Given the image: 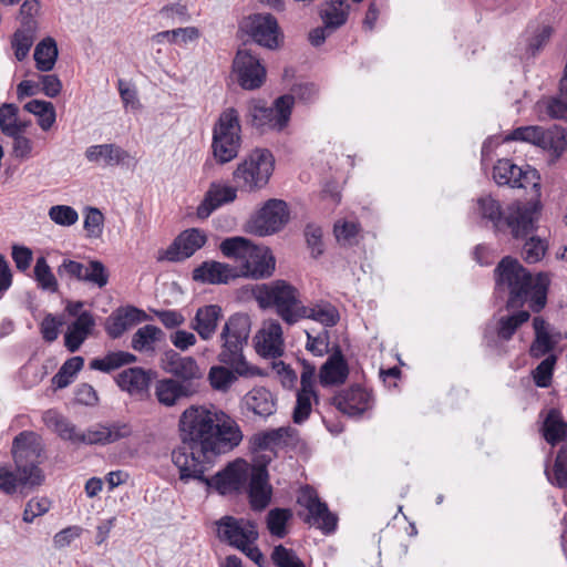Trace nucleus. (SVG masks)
<instances>
[{"mask_svg": "<svg viewBox=\"0 0 567 567\" xmlns=\"http://www.w3.org/2000/svg\"><path fill=\"white\" fill-rule=\"evenodd\" d=\"M182 444L173 451L172 460L179 478H202L217 455L227 453L243 441L237 422L220 410L192 405L179 417Z\"/></svg>", "mask_w": 567, "mask_h": 567, "instance_id": "obj_1", "label": "nucleus"}, {"mask_svg": "<svg viewBox=\"0 0 567 567\" xmlns=\"http://www.w3.org/2000/svg\"><path fill=\"white\" fill-rule=\"evenodd\" d=\"M497 285L508 290V309L522 308L528 302L529 309L538 313L547 305V292L551 282L550 274L538 272L533 276L515 258L505 257L495 269Z\"/></svg>", "mask_w": 567, "mask_h": 567, "instance_id": "obj_2", "label": "nucleus"}, {"mask_svg": "<svg viewBox=\"0 0 567 567\" xmlns=\"http://www.w3.org/2000/svg\"><path fill=\"white\" fill-rule=\"evenodd\" d=\"M248 478L251 507L262 511L271 499V486L268 483V472L265 465L250 466L244 460H236L214 476L206 477L203 473V477L196 480L225 495L240 491Z\"/></svg>", "mask_w": 567, "mask_h": 567, "instance_id": "obj_3", "label": "nucleus"}, {"mask_svg": "<svg viewBox=\"0 0 567 567\" xmlns=\"http://www.w3.org/2000/svg\"><path fill=\"white\" fill-rule=\"evenodd\" d=\"M251 321L248 315L235 313L224 323L219 334L220 351L218 361L229 365L240 377L259 375L257 367L250 365L244 357V348L248 343Z\"/></svg>", "mask_w": 567, "mask_h": 567, "instance_id": "obj_4", "label": "nucleus"}, {"mask_svg": "<svg viewBox=\"0 0 567 567\" xmlns=\"http://www.w3.org/2000/svg\"><path fill=\"white\" fill-rule=\"evenodd\" d=\"M220 250L226 257L235 258L241 262V268L238 269L239 277L267 278L275 270L276 260L270 249L265 246L254 245L244 237H233L223 240Z\"/></svg>", "mask_w": 567, "mask_h": 567, "instance_id": "obj_5", "label": "nucleus"}, {"mask_svg": "<svg viewBox=\"0 0 567 567\" xmlns=\"http://www.w3.org/2000/svg\"><path fill=\"white\" fill-rule=\"evenodd\" d=\"M254 295L261 308L274 307L287 324L297 323L305 312L298 289L285 280L257 286Z\"/></svg>", "mask_w": 567, "mask_h": 567, "instance_id": "obj_6", "label": "nucleus"}, {"mask_svg": "<svg viewBox=\"0 0 567 567\" xmlns=\"http://www.w3.org/2000/svg\"><path fill=\"white\" fill-rule=\"evenodd\" d=\"M477 206L483 219L491 221L495 229H499L505 221L516 238L525 237L535 229V206L513 204L509 206V214L505 219L499 202L491 196L481 197L477 200Z\"/></svg>", "mask_w": 567, "mask_h": 567, "instance_id": "obj_7", "label": "nucleus"}, {"mask_svg": "<svg viewBox=\"0 0 567 567\" xmlns=\"http://www.w3.org/2000/svg\"><path fill=\"white\" fill-rule=\"evenodd\" d=\"M44 453L42 437L33 431H22L12 441L11 454L22 480L42 485L44 473L40 467Z\"/></svg>", "mask_w": 567, "mask_h": 567, "instance_id": "obj_8", "label": "nucleus"}, {"mask_svg": "<svg viewBox=\"0 0 567 567\" xmlns=\"http://www.w3.org/2000/svg\"><path fill=\"white\" fill-rule=\"evenodd\" d=\"M275 168V158L266 148L250 152L233 172V179L241 192L255 193L269 182Z\"/></svg>", "mask_w": 567, "mask_h": 567, "instance_id": "obj_9", "label": "nucleus"}, {"mask_svg": "<svg viewBox=\"0 0 567 567\" xmlns=\"http://www.w3.org/2000/svg\"><path fill=\"white\" fill-rule=\"evenodd\" d=\"M241 126L236 109L224 110L213 127L212 150L215 159L226 164L237 157L241 145Z\"/></svg>", "mask_w": 567, "mask_h": 567, "instance_id": "obj_10", "label": "nucleus"}, {"mask_svg": "<svg viewBox=\"0 0 567 567\" xmlns=\"http://www.w3.org/2000/svg\"><path fill=\"white\" fill-rule=\"evenodd\" d=\"M295 97L290 94L277 97L271 106L260 101H251L247 109V121L260 132L285 131L290 122Z\"/></svg>", "mask_w": 567, "mask_h": 567, "instance_id": "obj_11", "label": "nucleus"}, {"mask_svg": "<svg viewBox=\"0 0 567 567\" xmlns=\"http://www.w3.org/2000/svg\"><path fill=\"white\" fill-rule=\"evenodd\" d=\"M505 141H519L530 143L558 158L567 146V132L564 127L554 125L547 130L530 125L515 128L505 137Z\"/></svg>", "mask_w": 567, "mask_h": 567, "instance_id": "obj_12", "label": "nucleus"}, {"mask_svg": "<svg viewBox=\"0 0 567 567\" xmlns=\"http://www.w3.org/2000/svg\"><path fill=\"white\" fill-rule=\"evenodd\" d=\"M287 204L281 199H269L247 223V231L257 236H268L279 231L288 221Z\"/></svg>", "mask_w": 567, "mask_h": 567, "instance_id": "obj_13", "label": "nucleus"}, {"mask_svg": "<svg viewBox=\"0 0 567 567\" xmlns=\"http://www.w3.org/2000/svg\"><path fill=\"white\" fill-rule=\"evenodd\" d=\"M240 28L259 45L270 50L278 49L284 35L278 22L270 13H256L246 18Z\"/></svg>", "mask_w": 567, "mask_h": 567, "instance_id": "obj_14", "label": "nucleus"}, {"mask_svg": "<svg viewBox=\"0 0 567 567\" xmlns=\"http://www.w3.org/2000/svg\"><path fill=\"white\" fill-rule=\"evenodd\" d=\"M298 504L307 509L305 522L321 529L324 534L332 533L337 527L338 518L327 504L321 502L317 492L306 486L301 488L297 499Z\"/></svg>", "mask_w": 567, "mask_h": 567, "instance_id": "obj_15", "label": "nucleus"}, {"mask_svg": "<svg viewBox=\"0 0 567 567\" xmlns=\"http://www.w3.org/2000/svg\"><path fill=\"white\" fill-rule=\"evenodd\" d=\"M493 178L497 185L517 188L538 187L540 179L536 169L519 167L509 159H499L494 165Z\"/></svg>", "mask_w": 567, "mask_h": 567, "instance_id": "obj_16", "label": "nucleus"}, {"mask_svg": "<svg viewBox=\"0 0 567 567\" xmlns=\"http://www.w3.org/2000/svg\"><path fill=\"white\" fill-rule=\"evenodd\" d=\"M218 536L230 546L243 549L247 543H256L258 532L250 520L225 516L218 523Z\"/></svg>", "mask_w": 567, "mask_h": 567, "instance_id": "obj_17", "label": "nucleus"}, {"mask_svg": "<svg viewBox=\"0 0 567 567\" xmlns=\"http://www.w3.org/2000/svg\"><path fill=\"white\" fill-rule=\"evenodd\" d=\"M207 241L206 234L198 228L186 229L181 233L159 259L182 261L193 256Z\"/></svg>", "mask_w": 567, "mask_h": 567, "instance_id": "obj_18", "label": "nucleus"}, {"mask_svg": "<svg viewBox=\"0 0 567 567\" xmlns=\"http://www.w3.org/2000/svg\"><path fill=\"white\" fill-rule=\"evenodd\" d=\"M256 351L264 358L276 359L284 354L285 342L281 324L274 319L264 321L255 337Z\"/></svg>", "mask_w": 567, "mask_h": 567, "instance_id": "obj_19", "label": "nucleus"}, {"mask_svg": "<svg viewBox=\"0 0 567 567\" xmlns=\"http://www.w3.org/2000/svg\"><path fill=\"white\" fill-rule=\"evenodd\" d=\"M161 367L165 372L176 377L184 383H190L203 377V370L193 357H182L172 349L163 353Z\"/></svg>", "mask_w": 567, "mask_h": 567, "instance_id": "obj_20", "label": "nucleus"}, {"mask_svg": "<svg viewBox=\"0 0 567 567\" xmlns=\"http://www.w3.org/2000/svg\"><path fill=\"white\" fill-rule=\"evenodd\" d=\"M332 402L340 412L354 416L371 408V394L360 385H352L336 394Z\"/></svg>", "mask_w": 567, "mask_h": 567, "instance_id": "obj_21", "label": "nucleus"}, {"mask_svg": "<svg viewBox=\"0 0 567 567\" xmlns=\"http://www.w3.org/2000/svg\"><path fill=\"white\" fill-rule=\"evenodd\" d=\"M147 319L148 316L145 311L134 306L120 307L106 319L105 331L111 338L116 339L126 330Z\"/></svg>", "mask_w": 567, "mask_h": 567, "instance_id": "obj_22", "label": "nucleus"}, {"mask_svg": "<svg viewBox=\"0 0 567 567\" xmlns=\"http://www.w3.org/2000/svg\"><path fill=\"white\" fill-rule=\"evenodd\" d=\"M223 318V310L217 305H205L199 307L189 321V327L198 337L208 341L216 334L219 321Z\"/></svg>", "mask_w": 567, "mask_h": 567, "instance_id": "obj_23", "label": "nucleus"}, {"mask_svg": "<svg viewBox=\"0 0 567 567\" xmlns=\"http://www.w3.org/2000/svg\"><path fill=\"white\" fill-rule=\"evenodd\" d=\"M132 430L128 424L115 422L111 424H94L84 430V445H106L130 436Z\"/></svg>", "mask_w": 567, "mask_h": 567, "instance_id": "obj_24", "label": "nucleus"}, {"mask_svg": "<svg viewBox=\"0 0 567 567\" xmlns=\"http://www.w3.org/2000/svg\"><path fill=\"white\" fill-rule=\"evenodd\" d=\"M237 277L238 268L215 260L204 261L193 270V279L202 284H227Z\"/></svg>", "mask_w": 567, "mask_h": 567, "instance_id": "obj_25", "label": "nucleus"}, {"mask_svg": "<svg viewBox=\"0 0 567 567\" xmlns=\"http://www.w3.org/2000/svg\"><path fill=\"white\" fill-rule=\"evenodd\" d=\"M196 390L192 383H184L176 379H163L156 383L155 395L158 402L166 406H173L179 400L192 396Z\"/></svg>", "mask_w": 567, "mask_h": 567, "instance_id": "obj_26", "label": "nucleus"}, {"mask_svg": "<svg viewBox=\"0 0 567 567\" xmlns=\"http://www.w3.org/2000/svg\"><path fill=\"white\" fill-rule=\"evenodd\" d=\"M349 367L340 350L331 354L321 365L319 381L322 386L339 385L346 382Z\"/></svg>", "mask_w": 567, "mask_h": 567, "instance_id": "obj_27", "label": "nucleus"}, {"mask_svg": "<svg viewBox=\"0 0 567 567\" xmlns=\"http://www.w3.org/2000/svg\"><path fill=\"white\" fill-rule=\"evenodd\" d=\"M237 186L213 185L197 207V217L205 219L221 205L233 203L237 197Z\"/></svg>", "mask_w": 567, "mask_h": 567, "instance_id": "obj_28", "label": "nucleus"}, {"mask_svg": "<svg viewBox=\"0 0 567 567\" xmlns=\"http://www.w3.org/2000/svg\"><path fill=\"white\" fill-rule=\"evenodd\" d=\"M85 157L91 163L115 166L124 164L131 156L121 146L110 143L87 147Z\"/></svg>", "mask_w": 567, "mask_h": 567, "instance_id": "obj_29", "label": "nucleus"}, {"mask_svg": "<svg viewBox=\"0 0 567 567\" xmlns=\"http://www.w3.org/2000/svg\"><path fill=\"white\" fill-rule=\"evenodd\" d=\"M116 383L131 395L143 396L148 390L151 374L138 367L128 368L118 373Z\"/></svg>", "mask_w": 567, "mask_h": 567, "instance_id": "obj_30", "label": "nucleus"}, {"mask_svg": "<svg viewBox=\"0 0 567 567\" xmlns=\"http://www.w3.org/2000/svg\"><path fill=\"white\" fill-rule=\"evenodd\" d=\"M95 324L94 318L89 312H82L76 320L72 322L64 336V344L70 352H75L90 336Z\"/></svg>", "mask_w": 567, "mask_h": 567, "instance_id": "obj_31", "label": "nucleus"}, {"mask_svg": "<svg viewBox=\"0 0 567 567\" xmlns=\"http://www.w3.org/2000/svg\"><path fill=\"white\" fill-rule=\"evenodd\" d=\"M533 328L535 339L530 344L529 355L534 359H539L545 355L548 357L556 348L555 341L549 338V323L542 317H535L533 319Z\"/></svg>", "mask_w": 567, "mask_h": 567, "instance_id": "obj_32", "label": "nucleus"}, {"mask_svg": "<svg viewBox=\"0 0 567 567\" xmlns=\"http://www.w3.org/2000/svg\"><path fill=\"white\" fill-rule=\"evenodd\" d=\"M245 405L259 416H269L276 411V400L266 388H254L244 398Z\"/></svg>", "mask_w": 567, "mask_h": 567, "instance_id": "obj_33", "label": "nucleus"}, {"mask_svg": "<svg viewBox=\"0 0 567 567\" xmlns=\"http://www.w3.org/2000/svg\"><path fill=\"white\" fill-rule=\"evenodd\" d=\"M542 432L545 441L551 446L563 441L567 442V423L559 411L553 409L547 413L543 422Z\"/></svg>", "mask_w": 567, "mask_h": 567, "instance_id": "obj_34", "label": "nucleus"}, {"mask_svg": "<svg viewBox=\"0 0 567 567\" xmlns=\"http://www.w3.org/2000/svg\"><path fill=\"white\" fill-rule=\"evenodd\" d=\"M164 337L163 331L153 324L138 328L132 337L131 347L138 352H154L156 342Z\"/></svg>", "mask_w": 567, "mask_h": 567, "instance_id": "obj_35", "label": "nucleus"}, {"mask_svg": "<svg viewBox=\"0 0 567 567\" xmlns=\"http://www.w3.org/2000/svg\"><path fill=\"white\" fill-rule=\"evenodd\" d=\"M136 361V357L126 351H115L107 353L104 358L93 359L90 362L92 370L102 372H110L122 365L130 364Z\"/></svg>", "mask_w": 567, "mask_h": 567, "instance_id": "obj_36", "label": "nucleus"}, {"mask_svg": "<svg viewBox=\"0 0 567 567\" xmlns=\"http://www.w3.org/2000/svg\"><path fill=\"white\" fill-rule=\"evenodd\" d=\"M58 58V47L52 38L39 42L34 50V60L39 71H52Z\"/></svg>", "mask_w": 567, "mask_h": 567, "instance_id": "obj_37", "label": "nucleus"}, {"mask_svg": "<svg viewBox=\"0 0 567 567\" xmlns=\"http://www.w3.org/2000/svg\"><path fill=\"white\" fill-rule=\"evenodd\" d=\"M530 318L526 310H519L514 315L501 317L497 321L496 333L501 340L508 341L516 330Z\"/></svg>", "mask_w": 567, "mask_h": 567, "instance_id": "obj_38", "label": "nucleus"}, {"mask_svg": "<svg viewBox=\"0 0 567 567\" xmlns=\"http://www.w3.org/2000/svg\"><path fill=\"white\" fill-rule=\"evenodd\" d=\"M83 365L84 359L82 357H72L68 359L59 369L58 373L52 378V384L56 389L66 388L74 381L75 375L82 370Z\"/></svg>", "mask_w": 567, "mask_h": 567, "instance_id": "obj_39", "label": "nucleus"}, {"mask_svg": "<svg viewBox=\"0 0 567 567\" xmlns=\"http://www.w3.org/2000/svg\"><path fill=\"white\" fill-rule=\"evenodd\" d=\"M303 311L305 312L300 313V320L303 318L312 319L326 327H332L339 320V315L336 308L329 303L317 305L315 307L303 306Z\"/></svg>", "mask_w": 567, "mask_h": 567, "instance_id": "obj_40", "label": "nucleus"}, {"mask_svg": "<svg viewBox=\"0 0 567 567\" xmlns=\"http://www.w3.org/2000/svg\"><path fill=\"white\" fill-rule=\"evenodd\" d=\"M233 71H266V65L251 49H238L233 61Z\"/></svg>", "mask_w": 567, "mask_h": 567, "instance_id": "obj_41", "label": "nucleus"}, {"mask_svg": "<svg viewBox=\"0 0 567 567\" xmlns=\"http://www.w3.org/2000/svg\"><path fill=\"white\" fill-rule=\"evenodd\" d=\"M30 481L31 478L28 481L22 480L20 472L16 468L11 471L4 466L0 467V489L7 494H13L18 486L34 488L41 485Z\"/></svg>", "mask_w": 567, "mask_h": 567, "instance_id": "obj_42", "label": "nucleus"}, {"mask_svg": "<svg viewBox=\"0 0 567 567\" xmlns=\"http://www.w3.org/2000/svg\"><path fill=\"white\" fill-rule=\"evenodd\" d=\"M19 107L12 103H3L0 105V131L6 136L14 135L20 132L19 125Z\"/></svg>", "mask_w": 567, "mask_h": 567, "instance_id": "obj_43", "label": "nucleus"}, {"mask_svg": "<svg viewBox=\"0 0 567 567\" xmlns=\"http://www.w3.org/2000/svg\"><path fill=\"white\" fill-rule=\"evenodd\" d=\"M33 271L34 278L41 289L50 292L58 291L59 285L56 278L44 257H39L37 259Z\"/></svg>", "mask_w": 567, "mask_h": 567, "instance_id": "obj_44", "label": "nucleus"}, {"mask_svg": "<svg viewBox=\"0 0 567 567\" xmlns=\"http://www.w3.org/2000/svg\"><path fill=\"white\" fill-rule=\"evenodd\" d=\"M82 281L92 284L99 288H104L109 284L110 272L100 260H90L84 265Z\"/></svg>", "mask_w": 567, "mask_h": 567, "instance_id": "obj_45", "label": "nucleus"}, {"mask_svg": "<svg viewBox=\"0 0 567 567\" xmlns=\"http://www.w3.org/2000/svg\"><path fill=\"white\" fill-rule=\"evenodd\" d=\"M236 372L223 365H214L208 373V380L214 390L226 392L237 380Z\"/></svg>", "mask_w": 567, "mask_h": 567, "instance_id": "obj_46", "label": "nucleus"}, {"mask_svg": "<svg viewBox=\"0 0 567 567\" xmlns=\"http://www.w3.org/2000/svg\"><path fill=\"white\" fill-rule=\"evenodd\" d=\"M556 362L557 355L549 354L533 370V380L538 388H548L551 384Z\"/></svg>", "mask_w": 567, "mask_h": 567, "instance_id": "obj_47", "label": "nucleus"}, {"mask_svg": "<svg viewBox=\"0 0 567 567\" xmlns=\"http://www.w3.org/2000/svg\"><path fill=\"white\" fill-rule=\"evenodd\" d=\"M34 33L35 31H29V29L24 27L19 28L14 32L11 47L14 51L17 60L21 61L28 55L33 44Z\"/></svg>", "mask_w": 567, "mask_h": 567, "instance_id": "obj_48", "label": "nucleus"}, {"mask_svg": "<svg viewBox=\"0 0 567 567\" xmlns=\"http://www.w3.org/2000/svg\"><path fill=\"white\" fill-rule=\"evenodd\" d=\"M291 517L289 509L275 508L267 515V527L271 535L282 538L287 534L286 524Z\"/></svg>", "mask_w": 567, "mask_h": 567, "instance_id": "obj_49", "label": "nucleus"}, {"mask_svg": "<svg viewBox=\"0 0 567 567\" xmlns=\"http://www.w3.org/2000/svg\"><path fill=\"white\" fill-rule=\"evenodd\" d=\"M317 400L315 390L300 389L297 393V402L293 410V421L301 423L308 419L311 412V402Z\"/></svg>", "mask_w": 567, "mask_h": 567, "instance_id": "obj_50", "label": "nucleus"}, {"mask_svg": "<svg viewBox=\"0 0 567 567\" xmlns=\"http://www.w3.org/2000/svg\"><path fill=\"white\" fill-rule=\"evenodd\" d=\"M547 248L548 245L545 240L539 237L532 236L524 244L522 256L526 262L535 264L544 258Z\"/></svg>", "mask_w": 567, "mask_h": 567, "instance_id": "obj_51", "label": "nucleus"}, {"mask_svg": "<svg viewBox=\"0 0 567 567\" xmlns=\"http://www.w3.org/2000/svg\"><path fill=\"white\" fill-rule=\"evenodd\" d=\"M48 215L53 223L63 227H70L79 220L78 212L68 205L52 206Z\"/></svg>", "mask_w": 567, "mask_h": 567, "instance_id": "obj_52", "label": "nucleus"}, {"mask_svg": "<svg viewBox=\"0 0 567 567\" xmlns=\"http://www.w3.org/2000/svg\"><path fill=\"white\" fill-rule=\"evenodd\" d=\"M550 481L560 488L567 487V442L557 453Z\"/></svg>", "mask_w": 567, "mask_h": 567, "instance_id": "obj_53", "label": "nucleus"}, {"mask_svg": "<svg viewBox=\"0 0 567 567\" xmlns=\"http://www.w3.org/2000/svg\"><path fill=\"white\" fill-rule=\"evenodd\" d=\"M104 216L99 208L87 207L84 229L90 238H100L103 233Z\"/></svg>", "mask_w": 567, "mask_h": 567, "instance_id": "obj_54", "label": "nucleus"}, {"mask_svg": "<svg viewBox=\"0 0 567 567\" xmlns=\"http://www.w3.org/2000/svg\"><path fill=\"white\" fill-rule=\"evenodd\" d=\"M271 560L277 567H305V564L296 553L282 545H278L274 548Z\"/></svg>", "mask_w": 567, "mask_h": 567, "instance_id": "obj_55", "label": "nucleus"}, {"mask_svg": "<svg viewBox=\"0 0 567 567\" xmlns=\"http://www.w3.org/2000/svg\"><path fill=\"white\" fill-rule=\"evenodd\" d=\"M291 427H278L260 434L257 439L261 449H272L276 445L286 443V439L291 436Z\"/></svg>", "mask_w": 567, "mask_h": 567, "instance_id": "obj_56", "label": "nucleus"}, {"mask_svg": "<svg viewBox=\"0 0 567 567\" xmlns=\"http://www.w3.org/2000/svg\"><path fill=\"white\" fill-rule=\"evenodd\" d=\"M118 92L125 109L138 111L142 107L140 100L137 97V91L134 83H132L131 81L120 79Z\"/></svg>", "mask_w": 567, "mask_h": 567, "instance_id": "obj_57", "label": "nucleus"}, {"mask_svg": "<svg viewBox=\"0 0 567 567\" xmlns=\"http://www.w3.org/2000/svg\"><path fill=\"white\" fill-rule=\"evenodd\" d=\"M8 137L12 138V154L16 158L25 161L32 156L33 142L29 137L20 132Z\"/></svg>", "mask_w": 567, "mask_h": 567, "instance_id": "obj_58", "label": "nucleus"}, {"mask_svg": "<svg viewBox=\"0 0 567 567\" xmlns=\"http://www.w3.org/2000/svg\"><path fill=\"white\" fill-rule=\"evenodd\" d=\"M159 16L172 24H183L190 20L187 7L181 3L166 6L161 9Z\"/></svg>", "mask_w": 567, "mask_h": 567, "instance_id": "obj_59", "label": "nucleus"}, {"mask_svg": "<svg viewBox=\"0 0 567 567\" xmlns=\"http://www.w3.org/2000/svg\"><path fill=\"white\" fill-rule=\"evenodd\" d=\"M40 10L38 0H24L20 8L21 27L28 28L29 31H37V21L34 17Z\"/></svg>", "mask_w": 567, "mask_h": 567, "instance_id": "obj_60", "label": "nucleus"}, {"mask_svg": "<svg viewBox=\"0 0 567 567\" xmlns=\"http://www.w3.org/2000/svg\"><path fill=\"white\" fill-rule=\"evenodd\" d=\"M553 34V29L549 25H543L536 30L533 37L528 40L526 48L527 53L530 56H535L536 53L542 50L549 41Z\"/></svg>", "mask_w": 567, "mask_h": 567, "instance_id": "obj_61", "label": "nucleus"}, {"mask_svg": "<svg viewBox=\"0 0 567 567\" xmlns=\"http://www.w3.org/2000/svg\"><path fill=\"white\" fill-rule=\"evenodd\" d=\"M51 502L45 497L30 499L23 512V520L32 523L35 517L45 514L50 509Z\"/></svg>", "mask_w": 567, "mask_h": 567, "instance_id": "obj_62", "label": "nucleus"}, {"mask_svg": "<svg viewBox=\"0 0 567 567\" xmlns=\"http://www.w3.org/2000/svg\"><path fill=\"white\" fill-rule=\"evenodd\" d=\"M544 104L550 118L567 120V97L559 94L548 99Z\"/></svg>", "mask_w": 567, "mask_h": 567, "instance_id": "obj_63", "label": "nucleus"}, {"mask_svg": "<svg viewBox=\"0 0 567 567\" xmlns=\"http://www.w3.org/2000/svg\"><path fill=\"white\" fill-rule=\"evenodd\" d=\"M358 233L359 226L355 223L338 221L334 225V235L340 244L351 245Z\"/></svg>", "mask_w": 567, "mask_h": 567, "instance_id": "obj_64", "label": "nucleus"}]
</instances>
